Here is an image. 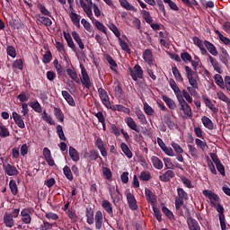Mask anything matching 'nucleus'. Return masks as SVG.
Returning <instances> with one entry per match:
<instances>
[{
	"instance_id": "nucleus-1",
	"label": "nucleus",
	"mask_w": 230,
	"mask_h": 230,
	"mask_svg": "<svg viewBox=\"0 0 230 230\" xmlns=\"http://www.w3.org/2000/svg\"><path fill=\"white\" fill-rule=\"evenodd\" d=\"M81 69V84L85 87V89H91L93 87V82H91V77H89V74L87 73V70L85 69V66L84 65H80Z\"/></svg>"
},
{
	"instance_id": "nucleus-2",
	"label": "nucleus",
	"mask_w": 230,
	"mask_h": 230,
	"mask_svg": "<svg viewBox=\"0 0 230 230\" xmlns=\"http://www.w3.org/2000/svg\"><path fill=\"white\" fill-rule=\"evenodd\" d=\"M180 111H182L183 114L188 118H193V111H191V106L186 102L184 98L181 97L178 99Z\"/></svg>"
},
{
	"instance_id": "nucleus-3",
	"label": "nucleus",
	"mask_w": 230,
	"mask_h": 230,
	"mask_svg": "<svg viewBox=\"0 0 230 230\" xmlns=\"http://www.w3.org/2000/svg\"><path fill=\"white\" fill-rule=\"evenodd\" d=\"M186 77L189 81L190 85L193 89H199V83L197 82V77L193 76V70L188 66H185Z\"/></svg>"
},
{
	"instance_id": "nucleus-4",
	"label": "nucleus",
	"mask_w": 230,
	"mask_h": 230,
	"mask_svg": "<svg viewBox=\"0 0 230 230\" xmlns=\"http://www.w3.org/2000/svg\"><path fill=\"white\" fill-rule=\"evenodd\" d=\"M109 193L111 197V200L114 206H119V202H121V193H119V190H118V187H111L109 189Z\"/></svg>"
},
{
	"instance_id": "nucleus-5",
	"label": "nucleus",
	"mask_w": 230,
	"mask_h": 230,
	"mask_svg": "<svg viewBox=\"0 0 230 230\" xmlns=\"http://www.w3.org/2000/svg\"><path fill=\"white\" fill-rule=\"evenodd\" d=\"M98 93L100 99L102 101V103L106 106L107 109H112V105L111 104V99L109 98V94L107 93V91L103 88H98Z\"/></svg>"
},
{
	"instance_id": "nucleus-6",
	"label": "nucleus",
	"mask_w": 230,
	"mask_h": 230,
	"mask_svg": "<svg viewBox=\"0 0 230 230\" xmlns=\"http://www.w3.org/2000/svg\"><path fill=\"white\" fill-rule=\"evenodd\" d=\"M130 76L134 82H137L138 78L140 80L143 79V68H141V66L135 65L133 70H130Z\"/></svg>"
},
{
	"instance_id": "nucleus-7",
	"label": "nucleus",
	"mask_w": 230,
	"mask_h": 230,
	"mask_svg": "<svg viewBox=\"0 0 230 230\" xmlns=\"http://www.w3.org/2000/svg\"><path fill=\"white\" fill-rule=\"evenodd\" d=\"M31 208H23L21 211L22 222L26 225L31 224Z\"/></svg>"
},
{
	"instance_id": "nucleus-8",
	"label": "nucleus",
	"mask_w": 230,
	"mask_h": 230,
	"mask_svg": "<svg viewBox=\"0 0 230 230\" xmlns=\"http://www.w3.org/2000/svg\"><path fill=\"white\" fill-rule=\"evenodd\" d=\"M124 121H125L126 125H128V128H130L131 130H134L137 134H139L141 132V129L137 126V123H136V120H134V119L132 117L125 118Z\"/></svg>"
},
{
	"instance_id": "nucleus-9",
	"label": "nucleus",
	"mask_w": 230,
	"mask_h": 230,
	"mask_svg": "<svg viewBox=\"0 0 230 230\" xmlns=\"http://www.w3.org/2000/svg\"><path fill=\"white\" fill-rule=\"evenodd\" d=\"M126 197L129 209H131V211L137 210V200H136V197L134 196V194L129 192L127 194Z\"/></svg>"
},
{
	"instance_id": "nucleus-10",
	"label": "nucleus",
	"mask_w": 230,
	"mask_h": 230,
	"mask_svg": "<svg viewBox=\"0 0 230 230\" xmlns=\"http://www.w3.org/2000/svg\"><path fill=\"white\" fill-rule=\"evenodd\" d=\"M207 57H208V60H209L211 66L214 67V71H216V73H218L219 75H222V73H223L222 65H220L218 60H217V58H213L209 54L207 55Z\"/></svg>"
},
{
	"instance_id": "nucleus-11",
	"label": "nucleus",
	"mask_w": 230,
	"mask_h": 230,
	"mask_svg": "<svg viewBox=\"0 0 230 230\" xmlns=\"http://www.w3.org/2000/svg\"><path fill=\"white\" fill-rule=\"evenodd\" d=\"M192 42H193V44H195V46L199 48V49L201 51V55H209V53L208 52L206 48H204V46H205L204 41L202 40H200L199 37L194 36L192 38Z\"/></svg>"
},
{
	"instance_id": "nucleus-12",
	"label": "nucleus",
	"mask_w": 230,
	"mask_h": 230,
	"mask_svg": "<svg viewBox=\"0 0 230 230\" xmlns=\"http://www.w3.org/2000/svg\"><path fill=\"white\" fill-rule=\"evenodd\" d=\"M203 195L204 197H207V199H209L210 204H213V206H215V202H218L220 200V197L209 190H203Z\"/></svg>"
},
{
	"instance_id": "nucleus-13",
	"label": "nucleus",
	"mask_w": 230,
	"mask_h": 230,
	"mask_svg": "<svg viewBox=\"0 0 230 230\" xmlns=\"http://www.w3.org/2000/svg\"><path fill=\"white\" fill-rule=\"evenodd\" d=\"M95 146L101 152L102 157H107V149H105V145L103 144L102 137H95Z\"/></svg>"
},
{
	"instance_id": "nucleus-14",
	"label": "nucleus",
	"mask_w": 230,
	"mask_h": 230,
	"mask_svg": "<svg viewBox=\"0 0 230 230\" xmlns=\"http://www.w3.org/2000/svg\"><path fill=\"white\" fill-rule=\"evenodd\" d=\"M43 156L45 161L48 163L49 166H55V160L51 155V150L48 147L43 148Z\"/></svg>"
},
{
	"instance_id": "nucleus-15",
	"label": "nucleus",
	"mask_w": 230,
	"mask_h": 230,
	"mask_svg": "<svg viewBox=\"0 0 230 230\" xmlns=\"http://www.w3.org/2000/svg\"><path fill=\"white\" fill-rule=\"evenodd\" d=\"M4 224L5 227L12 229L15 226V221L13 220V216L12 214L5 212L4 215Z\"/></svg>"
},
{
	"instance_id": "nucleus-16",
	"label": "nucleus",
	"mask_w": 230,
	"mask_h": 230,
	"mask_svg": "<svg viewBox=\"0 0 230 230\" xmlns=\"http://www.w3.org/2000/svg\"><path fill=\"white\" fill-rule=\"evenodd\" d=\"M13 119L15 125H17L19 128H26V125L24 124L22 117L19 113H17V111L13 112Z\"/></svg>"
},
{
	"instance_id": "nucleus-17",
	"label": "nucleus",
	"mask_w": 230,
	"mask_h": 230,
	"mask_svg": "<svg viewBox=\"0 0 230 230\" xmlns=\"http://www.w3.org/2000/svg\"><path fill=\"white\" fill-rule=\"evenodd\" d=\"M145 194L147 202L151 204L152 207L155 206V200H157V197L155 196V194H154V192H152L150 189H146Z\"/></svg>"
},
{
	"instance_id": "nucleus-18",
	"label": "nucleus",
	"mask_w": 230,
	"mask_h": 230,
	"mask_svg": "<svg viewBox=\"0 0 230 230\" xmlns=\"http://www.w3.org/2000/svg\"><path fill=\"white\" fill-rule=\"evenodd\" d=\"M103 226V213L101 210H98L95 213V229L101 230Z\"/></svg>"
},
{
	"instance_id": "nucleus-19",
	"label": "nucleus",
	"mask_w": 230,
	"mask_h": 230,
	"mask_svg": "<svg viewBox=\"0 0 230 230\" xmlns=\"http://www.w3.org/2000/svg\"><path fill=\"white\" fill-rule=\"evenodd\" d=\"M175 177V172L172 170H168L165 172V173L159 176V180L162 181V182H170L172 179Z\"/></svg>"
},
{
	"instance_id": "nucleus-20",
	"label": "nucleus",
	"mask_w": 230,
	"mask_h": 230,
	"mask_svg": "<svg viewBox=\"0 0 230 230\" xmlns=\"http://www.w3.org/2000/svg\"><path fill=\"white\" fill-rule=\"evenodd\" d=\"M143 59L148 64V66H154V54L151 49H146L143 52Z\"/></svg>"
},
{
	"instance_id": "nucleus-21",
	"label": "nucleus",
	"mask_w": 230,
	"mask_h": 230,
	"mask_svg": "<svg viewBox=\"0 0 230 230\" xmlns=\"http://www.w3.org/2000/svg\"><path fill=\"white\" fill-rule=\"evenodd\" d=\"M187 225L189 230H200V225H199V221L193 217L187 218Z\"/></svg>"
},
{
	"instance_id": "nucleus-22",
	"label": "nucleus",
	"mask_w": 230,
	"mask_h": 230,
	"mask_svg": "<svg viewBox=\"0 0 230 230\" xmlns=\"http://www.w3.org/2000/svg\"><path fill=\"white\" fill-rule=\"evenodd\" d=\"M204 46L207 48L208 53L210 55H213V57H217L218 55V50H217V47L215 45L208 40H204Z\"/></svg>"
},
{
	"instance_id": "nucleus-23",
	"label": "nucleus",
	"mask_w": 230,
	"mask_h": 230,
	"mask_svg": "<svg viewBox=\"0 0 230 230\" xmlns=\"http://www.w3.org/2000/svg\"><path fill=\"white\" fill-rule=\"evenodd\" d=\"M61 94H62L64 100H66V102L68 103V105H70V107H76V102H75V99H73V96H71L69 94V92L62 91Z\"/></svg>"
},
{
	"instance_id": "nucleus-24",
	"label": "nucleus",
	"mask_w": 230,
	"mask_h": 230,
	"mask_svg": "<svg viewBox=\"0 0 230 230\" xmlns=\"http://www.w3.org/2000/svg\"><path fill=\"white\" fill-rule=\"evenodd\" d=\"M85 216L87 224L93 226L94 224V210L92 208H86Z\"/></svg>"
},
{
	"instance_id": "nucleus-25",
	"label": "nucleus",
	"mask_w": 230,
	"mask_h": 230,
	"mask_svg": "<svg viewBox=\"0 0 230 230\" xmlns=\"http://www.w3.org/2000/svg\"><path fill=\"white\" fill-rule=\"evenodd\" d=\"M102 208L110 215V217H114V212L112 211V203L111 201L104 199L102 203Z\"/></svg>"
},
{
	"instance_id": "nucleus-26",
	"label": "nucleus",
	"mask_w": 230,
	"mask_h": 230,
	"mask_svg": "<svg viewBox=\"0 0 230 230\" xmlns=\"http://www.w3.org/2000/svg\"><path fill=\"white\" fill-rule=\"evenodd\" d=\"M68 154L74 163H78V161H80V153H78L75 147L69 146Z\"/></svg>"
},
{
	"instance_id": "nucleus-27",
	"label": "nucleus",
	"mask_w": 230,
	"mask_h": 230,
	"mask_svg": "<svg viewBox=\"0 0 230 230\" xmlns=\"http://www.w3.org/2000/svg\"><path fill=\"white\" fill-rule=\"evenodd\" d=\"M229 54L227 53V50L226 49H221V54L219 56V60L222 62V64H225V66H229Z\"/></svg>"
},
{
	"instance_id": "nucleus-28",
	"label": "nucleus",
	"mask_w": 230,
	"mask_h": 230,
	"mask_svg": "<svg viewBox=\"0 0 230 230\" xmlns=\"http://www.w3.org/2000/svg\"><path fill=\"white\" fill-rule=\"evenodd\" d=\"M5 173H7L10 177L13 175H19V171L17 168L10 164L5 165Z\"/></svg>"
},
{
	"instance_id": "nucleus-29",
	"label": "nucleus",
	"mask_w": 230,
	"mask_h": 230,
	"mask_svg": "<svg viewBox=\"0 0 230 230\" xmlns=\"http://www.w3.org/2000/svg\"><path fill=\"white\" fill-rule=\"evenodd\" d=\"M120 148L128 159H132L134 155L132 154V151H130V148L128 147V146L126 143L122 142L120 144Z\"/></svg>"
},
{
	"instance_id": "nucleus-30",
	"label": "nucleus",
	"mask_w": 230,
	"mask_h": 230,
	"mask_svg": "<svg viewBox=\"0 0 230 230\" xmlns=\"http://www.w3.org/2000/svg\"><path fill=\"white\" fill-rule=\"evenodd\" d=\"M162 100L166 103L169 109H171L172 111H175L177 104H175V102L172 99L166 95H164L162 96Z\"/></svg>"
},
{
	"instance_id": "nucleus-31",
	"label": "nucleus",
	"mask_w": 230,
	"mask_h": 230,
	"mask_svg": "<svg viewBox=\"0 0 230 230\" xmlns=\"http://www.w3.org/2000/svg\"><path fill=\"white\" fill-rule=\"evenodd\" d=\"M202 100L204 101L205 105L207 107H208V109H210V111H212V112H214L215 114H217V112H218V110L217 109L215 104H213V102H211V100H209V98L203 95Z\"/></svg>"
},
{
	"instance_id": "nucleus-32",
	"label": "nucleus",
	"mask_w": 230,
	"mask_h": 230,
	"mask_svg": "<svg viewBox=\"0 0 230 230\" xmlns=\"http://www.w3.org/2000/svg\"><path fill=\"white\" fill-rule=\"evenodd\" d=\"M201 121L204 127H206V128L208 130H213V128H215V124H213V121L209 118L203 116L201 118Z\"/></svg>"
},
{
	"instance_id": "nucleus-33",
	"label": "nucleus",
	"mask_w": 230,
	"mask_h": 230,
	"mask_svg": "<svg viewBox=\"0 0 230 230\" xmlns=\"http://www.w3.org/2000/svg\"><path fill=\"white\" fill-rule=\"evenodd\" d=\"M72 37L74 40H75L76 43L78 44L80 49H85V45H84V41H82V38H80V34H78V32L74 31L72 32Z\"/></svg>"
},
{
	"instance_id": "nucleus-34",
	"label": "nucleus",
	"mask_w": 230,
	"mask_h": 230,
	"mask_svg": "<svg viewBox=\"0 0 230 230\" xmlns=\"http://www.w3.org/2000/svg\"><path fill=\"white\" fill-rule=\"evenodd\" d=\"M111 111H118V112H124L125 114H130V109L121 104H116L114 106H111Z\"/></svg>"
},
{
	"instance_id": "nucleus-35",
	"label": "nucleus",
	"mask_w": 230,
	"mask_h": 230,
	"mask_svg": "<svg viewBox=\"0 0 230 230\" xmlns=\"http://www.w3.org/2000/svg\"><path fill=\"white\" fill-rule=\"evenodd\" d=\"M151 161L153 163V166L154 168H156V170H163V161H161V159H159V157L157 156H153L151 158Z\"/></svg>"
},
{
	"instance_id": "nucleus-36",
	"label": "nucleus",
	"mask_w": 230,
	"mask_h": 230,
	"mask_svg": "<svg viewBox=\"0 0 230 230\" xmlns=\"http://www.w3.org/2000/svg\"><path fill=\"white\" fill-rule=\"evenodd\" d=\"M66 73L68 75V76L74 80V82H75V84H80V78H78V74H76V72L71 68H67L66 69Z\"/></svg>"
},
{
	"instance_id": "nucleus-37",
	"label": "nucleus",
	"mask_w": 230,
	"mask_h": 230,
	"mask_svg": "<svg viewBox=\"0 0 230 230\" xmlns=\"http://www.w3.org/2000/svg\"><path fill=\"white\" fill-rule=\"evenodd\" d=\"M37 21H39L40 22H41V24H44L45 26H51V24H53L51 19L44 17L40 14L37 15Z\"/></svg>"
},
{
	"instance_id": "nucleus-38",
	"label": "nucleus",
	"mask_w": 230,
	"mask_h": 230,
	"mask_svg": "<svg viewBox=\"0 0 230 230\" xmlns=\"http://www.w3.org/2000/svg\"><path fill=\"white\" fill-rule=\"evenodd\" d=\"M64 37L65 40L66 41V44L68 46V48H71V49H75V42L73 41V38H71V34L66 33V31H64Z\"/></svg>"
},
{
	"instance_id": "nucleus-39",
	"label": "nucleus",
	"mask_w": 230,
	"mask_h": 230,
	"mask_svg": "<svg viewBox=\"0 0 230 230\" xmlns=\"http://www.w3.org/2000/svg\"><path fill=\"white\" fill-rule=\"evenodd\" d=\"M116 86L114 87V93L116 98H121L123 96V88H121V83L115 82Z\"/></svg>"
},
{
	"instance_id": "nucleus-40",
	"label": "nucleus",
	"mask_w": 230,
	"mask_h": 230,
	"mask_svg": "<svg viewBox=\"0 0 230 230\" xmlns=\"http://www.w3.org/2000/svg\"><path fill=\"white\" fill-rule=\"evenodd\" d=\"M120 6L125 8V10H129L130 12H136V7L130 4L128 0H119Z\"/></svg>"
},
{
	"instance_id": "nucleus-41",
	"label": "nucleus",
	"mask_w": 230,
	"mask_h": 230,
	"mask_svg": "<svg viewBox=\"0 0 230 230\" xmlns=\"http://www.w3.org/2000/svg\"><path fill=\"white\" fill-rule=\"evenodd\" d=\"M70 19L75 26L76 28H80V15H78L76 13H70Z\"/></svg>"
},
{
	"instance_id": "nucleus-42",
	"label": "nucleus",
	"mask_w": 230,
	"mask_h": 230,
	"mask_svg": "<svg viewBox=\"0 0 230 230\" xmlns=\"http://www.w3.org/2000/svg\"><path fill=\"white\" fill-rule=\"evenodd\" d=\"M136 116L137 117V119H139L141 125H146V123H148L146 116H145V113H143L141 110L136 111Z\"/></svg>"
},
{
	"instance_id": "nucleus-43",
	"label": "nucleus",
	"mask_w": 230,
	"mask_h": 230,
	"mask_svg": "<svg viewBox=\"0 0 230 230\" xmlns=\"http://www.w3.org/2000/svg\"><path fill=\"white\" fill-rule=\"evenodd\" d=\"M172 71L177 82H184V79L182 78V75H181V72L179 71V68H177V66H172Z\"/></svg>"
},
{
	"instance_id": "nucleus-44",
	"label": "nucleus",
	"mask_w": 230,
	"mask_h": 230,
	"mask_svg": "<svg viewBox=\"0 0 230 230\" xmlns=\"http://www.w3.org/2000/svg\"><path fill=\"white\" fill-rule=\"evenodd\" d=\"M54 114L57 118V119L58 121H60V123L64 122V113L62 112V110H60V108H54Z\"/></svg>"
},
{
	"instance_id": "nucleus-45",
	"label": "nucleus",
	"mask_w": 230,
	"mask_h": 230,
	"mask_svg": "<svg viewBox=\"0 0 230 230\" xmlns=\"http://www.w3.org/2000/svg\"><path fill=\"white\" fill-rule=\"evenodd\" d=\"M93 24H94L95 28H97V30H99V31H102V33H104L105 35H107V27H105L102 22L95 20Z\"/></svg>"
},
{
	"instance_id": "nucleus-46",
	"label": "nucleus",
	"mask_w": 230,
	"mask_h": 230,
	"mask_svg": "<svg viewBox=\"0 0 230 230\" xmlns=\"http://www.w3.org/2000/svg\"><path fill=\"white\" fill-rule=\"evenodd\" d=\"M9 188L11 190V193L13 195H17L19 193V189L17 188V182L15 180H11L9 182Z\"/></svg>"
},
{
	"instance_id": "nucleus-47",
	"label": "nucleus",
	"mask_w": 230,
	"mask_h": 230,
	"mask_svg": "<svg viewBox=\"0 0 230 230\" xmlns=\"http://www.w3.org/2000/svg\"><path fill=\"white\" fill-rule=\"evenodd\" d=\"M89 159H91V161H96L97 159H101L102 161V157L100 156V153H98L97 150L95 149H92L89 151Z\"/></svg>"
},
{
	"instance_id": "nucleus-48",
	"label": "nucleus",
	"mask_w": 230,
	"mask_h": 230,
	"mask_svg": "<svg viewBox=\"0 0 230 230\" xmlns=\"http://www.w3.org/2000/svg\"><path fill=\"white\" fill-rule=\"evenodd\" d=\"M119 46L123 51H126V53L130 54V47H128V43L121 40L120 37L118 38Z\"/></svg>"
},
{
	"instance_id": "nucleus-49",
	"label": "nucleus",
	"mask_w": 230,
	"mask_h": 230,
	"mask_svg": "<svg viewBox=\"0 0 230 230\" xmlns=\"http://www.w3.org/2000/svg\"><path fill=\"white\" fill-rule=\"evenodd\" d=\"M164 4H168L170 10H173V12H179V6L177 4L172 0H163Z\"/></svg>"
},
{
	"instance_id": "nucleus-50",
	"label": "nucleus",
	"mask_w": 230,
	"mask_h": 230,
	"mask_svg": "<svg viewBox=\"0 0 230 230\" xmlns=\"http://www.w3.org/2000/svg\"><path fill=\"white\" fill-rule=\"evenodd\" d=\"M63 173L68 181H73V172H71V168H69V166L66 165L63 168Z\"/></svg>"
},
{
	"instance_id": "nucleus-51",
	"label": "nucleus",
	"mask_w": 230,
	"mask_h": 230,
	"mask_svg": "<svg viewBox=\"0 0 230 230\" xmlns=\"http://www.w3.org/2000/svg\"><path fill=\"white\" fill-rule=\"evenodd\" d=\"M153 211L155 213V217L156 220H158L159 222H163V214H161V209H159V208H157V206L154 205Z\"/></svg>"
},
{
	"instance_id": "nucleus-52",
	"label": "nucleus",
	"mask_w": 230,
	"mask_h": 230,
	"mask_svg": "<svg viewBox=\"0 0 230 230\" xmlns=\"http://www.w3.org/2000/svg\"><path fill=\"white\" fill-rule=\"evenodd\" d=\"M214 80L215 83L217 84V85H218L221 89H224V87H226V84H224V79L222 78V75H216L214 76Z\"/></svg>"
},
{
	"instance_id": "nucleus-53",
	"label": "nucleus",
	"mask_w": 230,
	"mask_h": 230,
	"mask_svg": "<svg viewBox=\"0 0 230 230\" xmlns=\"http://www.w3.org/2000/svg\"><path fill=\"white\" fill-rule=\"evenodd\" d=\"M30 107H31V109H33V111H35V112H42V106H40V103L39 102V101L31 102Z\"/></svg>"
},
{
	"instance_id": "nucleus-54",
	"label": "nucleus",
	"mask_w": 230,
	"mask_h": 230,
	"mask_svg": "<svg viewBox=\"0 0 230 230\" xmlns=\"http://www.w3.org/2000/svg\"><path fill=\"white\" fill-rule=\"evenodd\" d=\"M56 129L59 139H61V141H67V138H66V135L64 134V129L62 128V127L60 125H58Z\"/></svg>"
},
{
	"instance_id": "nucleus-55",
	"label": "nucleus",
	"mask_w": 230,
	"mask_h": 230,
	"mask_svg": "<svg viewBox=\"0 0 230 230\" xmlns=\"http://www.w3.org/2000/svg\"><path fill=\"white\" fill-rule=\"evenodd\" d=\"M43 121H46V123H49V125H55V121H53V119L48 112L43 111L41 114Z\"/></svg>"
},
{
	"instance_id": "nucleus-56",
	"label": "nucleus",
	"mask_w": 230,
	"mask_h": 230,
	"mask_svg": "<svg viewBox=\"0 0 230 230\" xmlns=\"http://www.w3.org/2000/svg\"><path fill=\"white\" fill-rule=\"evenodd\" d=\"M108 28L114 33L115 37L119 38L121 37V33L119 32V30H118V27L114 23H110L108 25Z\"/></svg>"
},
{
	"instance_id": "nucleus-57",
	"label": "nucleus",
	"mask_w": 230,
	"mask_h": 230,
	"mask_svg": "<svg viewBox=\"0 0 230 230\" xmlns=\"http://www.w3.org/2000/svg\"><path fill=\"white\" fill-rule=\"evenodd\" d=\"M6 53L9 57H12V58H15V57H17V51L13 46H7Z\"/></svg>"
},
{
	"instance_id": "nucleus-58",
	"label": "nucleus",
	"mask_w": 230,
	"mask_h": 230,
	"mask_svg": "<svg viewBox=\"0 0 230 230\" xmlns=\"http://www.w3.org/2000/svg\"><path fill=\"white\" fill-rule=\"evenodd\" d=\"M217 98L221 100V102H225L228 107H230V99L224 93L220 92L217 93Z\"/></svg>"
},
{
	"instance_id": "nucleus-59",
	"label": "nucleus",
	"mask_w": 230,
	"mask_h": 230,
	"mask_svg": "<svg viewBox=\"0 0 230 230\" xmlns=\"http://www.w3.org/2000/svg\"><path fill=\"white\" fill-rule=\"evenodd\" d=\"M81 23L83 24L84 30H86V31H88L89 33H91L93 31V25H91V23L89 22H87V20L85 19H82L81 20Z\"/></svg>"
},
{
	"instance_id": "nucleus-60",
	"label": "nucleus",
	"mask_w": 230,
	"mask_h": 230,
	"mask_svg": "<svg viewBox=\"0 0 230 230\" xmlns=\"http://www.w3.org/2000/svg\"><path fill=\"white\" fill-rule=\"evenodd\" d=\"M53 229V224L43 220V223L40 226V230H51Z\"/></svg>"
},
{
	"instance_id": "nucleus-61",
	"label": "nucleus",
	"mask_w": 230,
	"mask_h": 230,
	"mask_svg": "<svg viewBox=\"0 0 230 230\" xmlns=\"http://www.w3.org/2000/svg\"><path fill=\"white\" fill-rule=\"evenodd\" d=\"M178 198L182 199L183 200H188V193L184 191L182 188L177 189Z\"/></svg>"
},
{
	"instance_id": "nucleus-62",
	"label": "nucleus",
	"mask_w": 230,
	"mask_h": 230,
	"mask_svg": "<svg viewBox=\"0 0 230 230\" xmlns=\"http://www.w3.org/2000/svg\"><path fill=\"white\" fill-rule=\"evenodd\" d=\"M144 112L147 115V116H154V109L151 108V106H149L148 103L145 102L144 103Z\"/></svg>"
},
{
	"instance_id": "nucleus-63",
	"label": "nucleus",
	"mask_w": 230,
	"mask_h": 230,
	"mask_svg": "<svg viewBox=\"0 0 230 230\" xmlns=\"http://www.w3.org/2000/svg\"><path fill=\"white\" fill-rule=\"evenodd\" d=\"M181 58L185 62V64H188V62H191V55L188 52H182L181 54Z\"/></svg>"
},
{
	"instance_id": "nucleus-64",
	"label": "nucleus",
	"mask_w": 230,
	"mask_h": 230,
	"mask_svg": "<svg viewBox=\"0 0 230 230\" xmlns=\"http://www.w3.org/2000/svg\"><path fill=\"white\" fill-rule=\"evenodd\" d=\"M10 136V131L4 126H0V137H8Z\"/></svg>"
}]
</instances>
